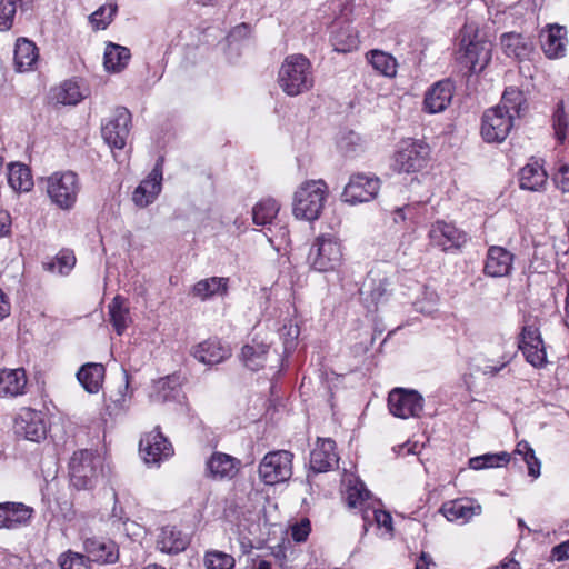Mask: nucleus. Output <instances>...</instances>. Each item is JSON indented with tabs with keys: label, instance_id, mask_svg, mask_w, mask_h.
Masks as SVG:
<instances>
[{
	"label": "nucleus",
	"instance_id": "60",
	"mask_svg": "<svg viewBox=\"0 0 569 569\" xmlns=\"http://www.w3.org/2000/svg\"><path fill=\"white\" fill-rule=\"evenodd\" d=\"M530 449H531V447L527 441L522 440V441L518 442L516 446V449L512 452L513 461L517 460V456H519L520 459L523 460V458L526 457V455H528Z\"/></svg>",
	"mask_w": 569,
	"mask_h": 569
},
{
	"label": "nucleus",
	"instance_id": "17",
	"mask_svg": "<svg viewBox=\"0 0 569 569\" xmlns=\"http://www.w3.org/2000/svg\"><path fill=\"white\" fill-rule=\"evenodd\" d=\"M429 239L431 246L448 252L460 249L467 242L468 236L453 223L438 220L430 227Z\"/></svg>",
	"mask_w": 569,
	"mask_h": 569
},
{
	"label": "nucleus",
	"instance_id": "4",
	"mask_svg": "<svg viewBox=\"0 0 569 569\" xmlns=\"http://www.w3.org/2000/svg\"><path fill=\"white\" fill-rule=\"evenodd\" d=\"M101 466L100 457L92 450L74 451L69 462V476L72 486L79 490L96 486Z\"/></svg>",
	"mask_w": 569,
	"mask_h": 569
},
{
	"label": "nucleus",
	"instance_id": "30",
	"mask_svg": "<svg viewBox=\"0 0 569 569\" xmlns=\"http://www.w3.org/2000/svg\"><path fill=\"white\" fill-rule=\"evenodd\" d=\"M229 278L226 277H210L201 279L196 282L190 293L202 301L209 300L214 296H226L229 290Z\"/></svg>",
	"mask_w": 569,
	"mask_h": 569
},
{
	"label": "nucleus",
	"instance_id": "40",
	"mask_svg": "<svg viewBox=\"0 0 569 569\" xmlns=\"http://www.w3.org/2000/svg\"><path fill=\"white\" fill-rule=\"evenodd\" d=\"M495 108H502L508 111L512 119L520 117L521 112L527 108L523 92L516 87L506 88L500 103Z\"/></svg>",
	"mask_w": 569,
	"mask_h": 569
},
{
	"label": "nucleus",
	"instance_id": "11",
	"mask_svg": "<svg viewBox=\"0 0 569 569\" xmlns=\"http://www.w3.org/2000/svg\"><path fill=\"white\" fill-rule=\"evenodd\" d=\"M13 432L17 437L40 442L46 439L48 427L41 411L21 408L13 420Z\"/></svg>",
	"mask_w": 569,
	"mask_h": 569
},
{
	"label": "nucleus",
	"instance_id": "21",
	"mask_svg": "<svg viewBox=\"0 0 569 569\" xmlns=\"http://www.w3.org/2000/svg\"><path fill=\"white\" fill-rule=\"evenodd\" d=\"M540 44L549 59H560L566 56L568 38L567 29L560 24H548L540 32Z\"/></svg>",
	"mask_w": 569,
	"mask_h": 569
},
{
	"label": "nucleus",
	"instance_id": "49",
	"mask_svg": "<svg viewBox=\"0 0 569 569\" xmlns=\"http://www.w3.org/2000/svg\"><path fill=\"white\" fill-rule=\"evenodd\" d=\"M347 503L350 508H358L365 505H370V492L363 487L359 486L349 487L347 490Z\"/></svg>",
	"mask_w": 569,
	"mask_h": 569
},
{
	"label": "nucleus",
	"instance_id": "46",
	"mask_svg": "<svg viewBox=\"0 0 569 569\" xmlns=\"http://www.w3.org/2000/svg\"><path fill=\"white\" fill-rule=\"evenodd\" d=\"M56 99L62 104H77L82 100V94L76 82L66 81L59 87L56 93Z\"/></svg>",
	"mask_w": 569,
	"mask_h": 569
},
{
	"label": "nucleus",
	"instance_id": "58",
	"mask_svg": "<svg viewBox=\"0 0 569 569\" xmlns=\"http://www.w3.org/2000/svg\"><path fill=\"white\" fill-rule=\"evenodd\" d=\"M10 301L0 288V321L10 315Z\"/></svg>",
	"mask_w": 569,
	"mask_h": 569
},
{
	"label": "nucleus",
	"instance_id": "5",
	"mask_svg": "<svg viewBox=\"0 0 569 569\" xmlns=\"http://www.w3.org/2000/svg\"><path fill=\"white\" fill-rule=\"evenodd\" d=\"M279 211L280 204L272 198L262 199L252 209L253 223L263 227L270 242H273V239L287 242L289 239V230L279 217Z\"/></svg>",
	"mask_w": 569,
	"mask_h": 569
},
{
	"label": "nucleus",
	"instance_id": "23",
	"mask_svg": "<svg viewBox=\"0 0 569 569\" xmlns=\"http://www.w3.org/2000/svg\"><path fill=\"white\" fill-rule=\"evenodd\" d=\"M515 256L503 247L490 246L483 264V272L491 278L509 276L512 271Z\"/></svg>",
	"mask_w": 569,
	"mask_h": 569
},
{
	"label": "nucleus",
	"instance_id": "31",
	"mask_svg": "<svg viewBox=\"0 0 569 569\" xmlns=\"http://www.w3.org/2000/svg\"><path fill=\"white\" fill-rule=\"evenodd\" d=\"M26 371L22 368L0 370V396L17 397L24 393Z\"/></svg>",
	"mask_w": 569,
	"mask_h": 569
},
{
	"label": "nucleus",
	"instance_id": "25",
	"mask_svg": "<svg viewBox=\"0 0 569 569\" xmlns=\"http://www.w3.org/2000/svg\"><path fill=\"white\" fill-rule=\"evenodd\" d=\"M455 86L450 80L436 82L425 94L423 106L429 113L442 112L451 103Z\"/></svg>",
	"mask_w": 569,
	"mask_h": 569
},
{
	"label": "nucleus",
	"instance_id": "62",
	"mask_svg": "<svg viewBox=\"0 0 569 569\" xmlns=\"http://www.w3.org/2000/svg\"><path fill=\"white\" fill-rule=\"evenodd\" d=\"M490 569H520V565L515 559L506 558L499 566H495Z\"/></svg>",
	"mask_w": 569,
	"mask_h": 569
},
{
	"label": "nucleus",
	"instance_id": "2",
	"mask_svg": "<svg viewBox=\"0 0 569 569\" xmlns=\"http://www.w3.org/2000/svg\"><path fill=\"white\" fill-rule=\"evenodd\" d=\"M459 46L457 60L471 73L481 72L491 60L492 43L480 37L471 26L461 29Z\"/></svg>",
	"mask_w": 569,
	"mask_h": 569
},
{
	"label": "nucleus",
	"instance_id": "16",
	"mask_svg": "<svg viewBox=\"0 0 569 569\" xmlns=\"http://www.w3.org/2000/svg\"><path fill=\"white\" fill-rule=\"evenodd\" d=\"M139 451L142 459L148 465H159L162 460L173 455L172 445L162 435L159 427L146 433L140 439Z\"/></svg>",
	"mask_w": 569,
	"mask_h": 569
},
{
	"label": "nucleus",
	"instance_id": "39",
	"mask_svg": "<svg viewBox=\"0 0 569 569\" xmlns=\"http://www.w3.org/2000/svg\"><path fill=\"white\" fill-rule=\"evenodd\" d=\"M480 506H472L469 503H465L462 500H453L442 505L440 512L446 517L449 521H458L462 522L468 521L475 515L480 513Z\"/></svg>",
	"mask_w": 569,
	"mask_h": 569
},
{
	"label": "nucleus",
	"instance_id": "22",
	"mask_svg": "<svg viewBox=\"0 0 569 569\" xmlns=\"http://www.w3.org/2000/svg\"><path fill=\"white\" fill-rule=\"evenodd\" d=\"M232 355V349L229 343L223 342L221 339L214 337L209 338L192 349V356L200 362L209 366L218 365Z\"/></svg>",
	"mask_w": 569,
	"mask_h": 569
},
{
	"label": "nucleus",
	"instance_id": "1",
	"mask_svg": "<svg viewBox=\"0 0 569 569\" xmlns=\"http://www.w3.org/2000/svg\"><path fill=\"white\" fill-rule=\"evenodd\" d=\"M278 83L289 97H297L310 91L315 84L310 60L301 53L287 56L278 72Z\"/></svg>",
	"mask_w": 569,
	"mask_h": 569
},
{
	"label": "nucleus",
	"instance_id": "33",
	"mask_svg": "<svg viewBox=\"0 0 569 569\" xmlns=\"http://www.w3.org/2000/svg\"><path fill=\"white\" fill-rule=\"evenodd\" d=\"M501 46L508 57H513L519 60L528 59L533 51L532 41L515 32L503 33L501 36Z\"/></svg>",
	"mask_w": 569,
	"mask_h": 569
},
{
	"label": "nucleus",
	"instance_id": "24",
	"mask_svg": "<svg viewBox=\"0 0 569 569\" xmlns=\"http://www.w3.org/2000/svg\"><path fill=\"white\" fill-rule=\"evenodd\" d=\"M241 468V461L223 452H213L206 462L207 477L214 480L232 479Z\"/></svg>",
	"mask_w": 569,
	"mask_h": 569
},
{
	"label": "nucleus",
	"instance_id": "55",
	"mask_svg": "<svg viewBox=\"0 0 569 569\" xmlns=\"http://www.w3.org/2000/svg\"><path fill=\"white\" fill-rule=\"evenodd\" d=\"M372 517L378 527H383L389 531H392V517L389 512L383 510H372Z\"/></svg>",
	"mask_w": 569,
	"mask_h": 569
},
{
	"label": "nucleus",
	"instance_id": "3",
	"mask_svg": "<svg viewBox=\"0 0 569 569\" xmlns=\"http://www.w3.org/2000/svg\"><path fill=\"white\" fill-rule=\"evenodd\" d=\"M327 196L328 186L322 179L303 182L295 193V217L308 221L318 219L323 210Z\"/></svg>",
	"mask_w": 569,
	"mask_h": 569
},
{
	"label": "nucleus",
	"instance_id": "13",
	"mask_svg": "<svg viewBox=\"0 0 569 569\" xmlns=\"http://www.w3.org/2000/svg\"><path fill=\"white\" fill-rule=\"evenodd\" d=\"M388 407L390 413L401 419L419 417L423 410V398L416 390L395 388L389 392Z\"/></svg>",
	"mask_w": 569,
	"mask_h": 569
},
{
	"label": "nucleus",
	"instance_id": "45",
	"mask_svg": "<svg viewBox=\"0 0 569 569\" xmlns=\"http://www.w3.org/2000/svg\"><path fill=\"white\" fill-rule=\"evenodd\" d=\"M61 569H91L90 561L86 555L68 550L58 558Z\"/></svg>",
	"mask_w": 569,
	"mask_h": 569
},
{
	"label": "nucleus",
	"instance_id": "19",
	"mask_svg": "<svg viewBox=\"0 0 569 569\" xmlns=\"http://www.w3.org/2000/svg\"><path fill=\"white\" fill-rule=\"evenodd\" d=\"M390 279L379 270H371L361 289L360 295L368 308H377L386 302L390 296Z\"/></svg>",
	"mask_w": 569,
	"mask_h": 569
},
{
	"label": "nucleus",
	"instance_id": "26",
	"mask_svg": "<svg viewBox=\"0 0 569 569\" xmlns=\"http://www.w3.org/2000/svg\"><path fill=\"white\" fill-rule=\"evenodd\" d=\"M310 468L315 472H327L338 463L336 443L331 439H318L310 452Z\"/></svg>",
	"mask_w": 569,
	"mask_h": 569
},
{
	"label": "nucleus",
	"instance_id": "61",
	"mask_svg": "<svg viewBox=\"0 0 569 569\" xmlns=\"http://www.w3.org/2000/svg\"><path fill=\"white\" fill-rule=\"evenodd\" d=\"M361 508V512H362V519H363V530L365 532L368 531V526L370 525V521L371 519H373L372 517V510H375L373 508H370V505H365Z\"/></svg>",
	"mask_w": 569,
	"mask_h": 569
},
{
	"label": "nucleus",
	"instance_id": "51",
	"mask_svg": "<svg viewBox=\"0 0 569 569\" xmlns=\"http://www.w3.org/2000/svg\"><path fill=\"white\" fill-rule=\"evenodd\" d=\"M281 336L284 337V349H291L299 336V328L296 325H284L280 331Z\"/></svg>",
	"mask_w": 569,
	"mask_h": 569
},
{
	"label": "nucleus",
	"instance_id": "9",
	"mask_svg": "<svg viewBox=\"0 0 569 569\" xmlns=\"http://www.w3.org/2000/svg\"><path fill=\"white\" fill-rule=\"evenodd\" d=\"M293 453L288 450L268 452L259 463V477L263 483L273 486L292 476Z\"/></svg>",
	"mask_w": 569,
	"mask_h": 569
},
{
	"label": "nucleus",
	"instance_id": "7",
	"mask_svg": "<svg viewBox=\"0 0 569 569\" xmlns=\"http://www.w3.org/2000/svg\"><path fill=\"white\" fill-rule=\"evenodd\" d=\"M429 159L430 148L427 143L408 139L395 152L392 168L399 173H413L423 169Z\"/></svg>",
	"mask_w": 569,
	"mask_h": 569
},
{
	"label": "nucleus",
	"instance_id": "10",
	"mask_svg": "<svg viewBox=\"0 0 569 569\" xmlns=\"http://www.w3.org/2000/svg\"><path fill=\"white\" fill-rule=\"evenodd\" d=\"M381 181L373 174L355 173L349 178L343 192L341 194L342 201L349 204H359L369 202L379 193Z\"/></svg>",
	"mask_w": 569,
	"mask_h": 569
},
{
	"label": "nucleus",
	"instance_id": "35",
	"mask_svg": "<svg viewBox=\"0 0 569 569\" xmlns=\"http://www.w3.org/2000/svg\"><path fill=\"white\" fill-rule=\"evenodd\" d=\"M6 529L12 530L30 523L34 510L22 502H6Z\"/></svg>",
	"mask_w": 569,
	"mask_h": 569
},
{
	"label": "nucleus",
	"instance_id": "54",
	"mask_svg": "<svg viewBox=\"0 0 569 569\" xmlns=\"http://www.w3.org/2000/svg\"><path fill=\"white\" fill-rule=\"evenodd\" d=\"M310 532V522L305 520L299 525H295L291 530V537L296 542L305 541Z\"/></svg>",
	"mask_w": 569,
	"mask_h": 569
},
{
	"label": "nucleus",
	"instance_id": "57",
	"mask_svg": "<svg viewBox=\"0 0 569 569\" xmlns=\"http://www.w3.org/2000/svg\"><path fill=\"white\" fill-rule=\"evenodd\" d=\"M11 217L8 211L0 210V238L10 233Z\"/></svg>",
	"mask_w": 569,
	"mask_h": 569
},
{
	"label": "nucleus",
	"instance_id": "41",
	"mask_svg": "<svg viewBox=\"0 0 569 569\" xmlns=\"http://www.w3.org/2000/svg\"><path fill=\"white\" fill-rule=\"evenodd\" d=\"M8 183L14 191H29L33 187L30 169L22 163H11L8 168Z\"/></svg>",
	"mask_w": 569,
	"mask_h": 569
},
{
	"label": "nucleus",
	"instance_id": "63",
	"mask_svg": "<svg viewBox=\"0 0 569 569\" xmlns=\"http://www.w3.org/2000/svg\"><path fill=\"white\" fill-rule=\"evenodd\" d=\"M410 209H411L410 206H405L402 208H397L395 210V214H396L395 220H397L398 218H400L401 220H405L406 219V213L409 212Z\"/></svg>",
	"mask_w": 569,
	"mask_h": 569
},
{
	"label": "nucleus",
	"instance_id": "6",
	"mask_svg": "<svg viewBox=\"0 0 569 569\" xmlns=\"http://www.w3.org/2000/svg\"><path fill=\"white\" fill-rule=\"evenodd\" d=\"M308 262L316 271H335L342 262L341 243L330 234L317 237L309 250Z\"/></svg>",
	"mask_w": 569,
	"mask_h": 569
},
{
	"label": "nucleus",
	"instance_id": "12",
	"mask_svg": "<svg viewBox=\"0 0 569 569\" xmlns=\"http://www.w3.org/2000/svg\"><path fill=\"white\" fill-rule=\"evenodd\" d=\"M513 127L512 116L502 108H490L485 111L481 121V136L486 142H502Z\"/></svg>",
	"mask_w": 569,
	"mask_h": 569
},
{
	"label": "nucleus",
	"instance_id": "29",
	"mask_svg": "<svg viewBox=\"0 0 569 569\" xmlns=\"http://www.w3.org/2000/svg\"><path fill=\"white\" fill-rule=\"evenodd\" d=\"M269 349L270 345L253 338L242 347L240 359L248 369L257 371L264 367Z\"/></svg>",
	"mask_w": 569,
	"mask_h": 569
},
{
	"label": "nucleus",
	"instance_id": "20",
	"mask_svg": "<svg viewBox=\"0 0 569 569\" xmlns=\"http://www.w3.org/2000/svg\"><path fill=\"white\" fill-rule=\"evenodd\" d=\"M163 162V158L159 157L151 172L133 191L132 200L137 206H149L161 192Z\"/></svg>",
	"mask_w": 569,
	"mask_h": 569
},
{
	"label": "nucleus",
	"instance_id": "34",
	"mask_svg": "<svg viewBox=\"0 0 569 569\" xmlns=\"http://www.w3.org/2000/svg\"><path fill=\"white\" fill-rule=\"evenodd\" d=\"M188 545V537L171 526L163 527L157 539L158 549L170 555L183 551Z\"/></svg>",
	"mask_w": 569,
	"mask_h": 569
},
{
	"label": "nucleus",
	"instance_id": "18",
	"mask_svg": "<svg viewBox=\"0 0 569 569\" xmlns=\"http://www.w3.org/2000/svg\"><path fill=\"white\" fill-rule=\"evenodd\" d=\"M82 547L90 562L114 565L119 560L118 545L104 537L90 536L82 538Z\"/></svg>",
	"mask_w": 569,
	"mask_h": 569
},
{
	"label": "nucleus",
	"instance_id": "32",
	"mask_svg": "<svg viewBox=\"0 0 569 569\" xmlns=\"http://www.w3.org/2000/svg\"><path fill=\"white\" fill-rule=\"evenodd\" d=\"M106 368L102 363L88 362L80 367L77 379L89 393H98L102 387Z\"/></svg>",
	"mask_w": 569,
	"mask_h": 569
},
{
	"label": "nucleus",
	"instance_id": "27",
	"mask_svg": "<svg viewBox=\"0 0 569 569\" xmlns=\"http://www.w3.org/2000/svg\"><path fill=\"white\" fill-rule=\"evenodd\" d=\"M548 173L540 160L531 159L519 172V187L528 191H541L547 184Z\"/></svg>",
	"mask_w": 569,
	"mask_h": 569
},
{
	"label": "nucleus",
	"instance_id": "36",
	"mask_svg": "<svg viewBox=\"0 0 569 569\" xmlns=\"http://www.w3.org/2000/svg\"><path fill=\"white\" fill-rule=\"evenodd\" d=\"M330 40L338 52L356 50L360 42L357 30L349 23L333 29Z\"/></svg>",
	"mask_w": 569,
	"mask_h": 569
},
{
	"label": "nucleus",
	"instance_id": "53",
	"mask_svg": "<svg viewBox=\"0 0 569 569\" xmlns=\"http://www.w3.org/2000/svg\"><path fill=\"white\" fill-rule=\"evenodd\" d=\"M528 468V475L532 478H538L540 476V460L536 457L533 449L531 448L528 455L522 460Z\"/></svg>",
	"mask_w": 569,
	"mask_h": 569
},
{
	"label": "nucleus",
	"instance_id": "38",
	"mask_svg": "<svg viewBox=\"0 0 569 569\" xmlns=\"http://www.w3.org/2000/svg\"><path fill=\"white\" fill-rule=\"evenodd\" d=\"M130 58L127 47L110 42L104 50L103 64L108 71L120 72L128 66Z\"/></svg>",
	"mask_w": 569,
	"mask_h": 569
},
{
	"label": "nucleus",
	"instance_id": "59",
	"mask_svg": "<svg viewBox=\"0 0 569 569\" xmlns=\"http://www.w3.org/2000/svg\"><path fill=\"white\" fill-rule=\"evenodd\" d=\"M431 565H435L431 556L422 551L416 561L415 569H429Z\"/></svg>",
	"mask_w": 569,
	"mask_h": 569
},
{
	"label": "nucleus",
	"instance_id": "43",
	"mask_svg": "<svg viewBox=\"0 0 569 569\" xmlns=\"http://www.w3.org/2000/svg\"><path fill=\"white\" fill-rule=\"evenodd\" d=\"M511 461V455L501 451L497 453H485L481 456L472 457L469 459V468L473 470H481L486 468H499L508 465Z\"/></svg>",
	"mask_w": 569,
	"mask_h": 569
},
{
	"label": "nucleus",
	"instance_id": "48",
	"mask_svg": "<svg viewBox=\"0 0 569 569\" xmlns=\"http://www.w3.org/2000/svg\"><path fill=\"white\" fill-rule=\"evenodd\" d=\"M117 12L116 4L102 6L89 17L92 26L98 30L106 29L112 21L113 16Z\"/></svg>",
	"mask_w": 569,
	"mask_h": 569
},
{
	"label": "nucleus",
	"instance_id": "56",
	"mask_svg": "<svg viewBox=\"0 0 569 569\" xmlns=\"http://www.w3.org/2000/svg\"><path fill=\"white\" fill-rule=\"evenodd\" d=\"M552 558L558 561L569 559V539L555 546L551 550Z\"/></svg>",
	"mask_w": 569,
	"mask_h": 569
},
{
	"label": "nucleus",
	"instance_id": "15",
	"mask_svg": "<svg viewBox=\"0 0 569 569\" xmlns=\"http://www.w3.org/2000/svg\"><path fill=\"white\" fill-rule=\"evenodd\" d=\"M518 348L523 353L526 360L535 368H542L547 365V352L539 328L535 325H526L522 327Z\"/></svg>",
	"mask_w": 569,
	"mask_h": 569
},
{
	"label": "nucleus",
	"instance_id": "28",
	"mask_svg": "<svg viewBox=\"0 0 569 569\" xmlns=\"http://www.w3.org/2000/svg\"><path fill=\"white\" fill-rule=\"evenodd\" d=\"M39 59V51L33 41L18 38L14 44V69L18 72L32 70Z\"/></svg>",
	"mask_w": 569,
	"mask_h": 569
},
{
	"label": "nucleus",
	"instance_id": "50",
	"mask_svg": "<svg viewBox=\"0 0 569 569\" xmlns=\"http://www.w3.org/2000/svg\"><path fill=\"white\" fill-rule=\"evenodd\" d=\"M76 263V257L70 251H61L56 259L48 263V269L60 274L68 273Z\"/></svg>",
	"mask_w": 569,
	"mask_h": 569
},
{
	"label": "nucleus",
	"instance_id": "42",
	"mask_svg": "<svg viewBox=\"0 0 569 569\" xmlns=\"http://www.w3.org/2000/svg\"><path fill=\"white\" fill-rule=\"evenodd\" d=\"M366 57L372 68L382 76L389 78L396 76L397 61L390 53L376 49L369 51Z\"/></svg>",
	"mask_w": 569,
	"mask_h": 569
},
{
	"label": "nucleus",
	"instance_id": "64",
	"mask_svg": "<svg viewBox=\"0 0 569 569\" xmlns=\"http://www.w3.org/2000/svg\"><path fill=\"white\" fill-rule=\"evenodd\" d=\"M565 312H566L565 323H566V326L569 327V284L567 287V295H566V299H565Z\"/></svg>",
	"mask_w": 569,
	"mask_h": 569
},
{
	"label": "nucleus",
	"instance_id": "14",
	"mask_svg": "<svg viewBox=\"0 0 569 569\" xmlns=\"http://www.w3.org/2000/svg\"><path fill=\"white\" fill-rule=\"evenodd\" d=\"M131 113L124 107L114 109L112 116L102 126L101 134L109 147L123 149L129 137Z\"/></svg>",
	"mask_w": 569,
	"mask_h": 569
},
{
	"label": "nucleus",
	"instance_id": "44",
	"mask_svg": "<svg viewBox=\"0 0 569 569\" xmlns=\"http://www.w3.org/2000/svg\"><path fill=\"white\" fill-rule=\"evenodd\" d=\"M552 128L555 138L559 143L569 142V113L565 110L562 100L557 103L553 110Z\"/></svg>",
	"mask_w": 569,
	"mask_h": 569
},
{
	"label": "nucleus",
	"instance_id": "8",
	"mask_svg": "<svg viewBox=\"0 0 569 569\" xmlns=\"http://www.w3.org/2000/svg\"><path fill=\"white\" fill-rule=\"evenodd\" d=\"M80 190L77 173L72 171L54 172L47 179V192L59 208L71 209Z\"/></svg>",
	"mask_w": 569,
	"mask_h": 569
},
{
	"label": "nucleus",
	"instance_id": "52",
	"mask_svg": "<svg viewBox=\"0 0 569 569\" xmlns=\"http://www.w3.org/2000/svg\"><path fill=\"white\" fill-rule=\"evenodd\" d=\"M553 180L557 188H559L562 192H569V166H560L553 177Z\"/></svg>",
	"mask_w": 569,
	"mask_h": 569
},
{
	"label": "nucleus",
	"instance_id": "47",
	"mask_svg": "<svg viewBox=\"0 0 569 569\" xmlns=\"http://www.w3.org/2000/svg\"><path fill=\"white\" fill-rule=\"evenodd\" d=\"M234 565V558L222 551H208L204 556L207 569H232Z\"/></svg>",
	"mask_w": 569,
	"mask_h": 569
},
{
	"label": "nucleus",
	"instance_id": "37",
	"mask_svg": "<svg viewBox=\"0 0 569 569\" xmlns=\"http://www.w3.org/2000/svg\"><path fill=\"white\" fill-rule=\"evenodd\" d=\"M108 309L109 320L116 332L121 336L131 321L126 298L119 295L116 296L109 303Z\"/></svg>",
	"mask_w": 569,
	"mask_h": 569
}]
</instances>
